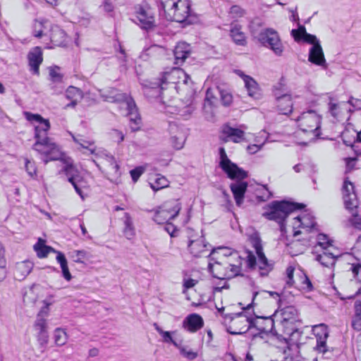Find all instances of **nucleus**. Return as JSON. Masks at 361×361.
I'll use <instances>...</instances> for the list:
<instances>
[{
  "instance_id": "6ab92c4d",
  "label": "nucleus",
  "mask_w": 361,
  "mask_h": 361,
  "mask_svg": "<svg viewBox=\"0 0 361 361\" xmlns=\"http://www.w3.org/2000/svg\"><path fill=\"white\" fill-rule=\"evenodd\" d=\"M342 198L346 209H355L359 207V200L355 190L354 184L346 178L341 188Z\"/></svg>"
},
{
  "instance_id": "774afa93",
  "label": "nucleus",
  "mask_w": 361,
  "mask_h": 361,
  "mask_svg": "<svg viewBox=\"0 0 361 361\" xmlns=\"http://www.w3.org/2000/svg\"><path fill=\"white\" fill-rule=\"evenodd\" d=\"M351 271L353 277L359 282L361 283V264H353L351 267Z\"/></svg>"
},
{
  "instance_id": "7c9ffc66",
  "label": "nucleus",
  "mask_w": 361,
  "mask_h": 361,
  "mask_svg": "<svg viewBox=\"0 0 361 361\" xmlns=\"http://www.w3.org/2000/svg\"><path fill=\"white\" fill-rule=\"evenodd\" d=\"M276 107L278 112L283 115H289L293 111V102L290 94H285L277 97Z\"/></svg>"
},
{
  "instance_id": "0eeeda50",
  "label": "nucleus",
  "mask_w": 361,
  "mask_h": 361,
  "mask_svg": "<svg viewBox=\"0 0 361 361\" xmlns=\"http://www.w3.org/2000/svg\"><path fill=\"white\" fill-rule=\"evenodd\" d=\"M302 203L290 202L288 201H274L264 207L262 216L267 220L277 222L281 228L285 227L287 217L295 211L305 208Z\"/></svg>"
},
{
  "instance_id": "a878e982",
  "label": "nucleus",
  "mask_w": 361,
  "mask_h": 361,
  "mask_svg": "<svg viewBox=\"0 0 361 361\" xmlns=\"http://www.w3.org/2000/svg\"><path fill=\"white\" fill-rule=\"evenodd\" d=\"M203 318L197 313L188 314L183 322V328L189 333H195L204 326Z\"/></svg>"
},
{
  "instance_id": "8fccbe9b",
  "label": "nucleus",
  "mask_w": 361,
  "mask_h": 361,
  "mask_svg": "<svg viewBox=\"0 0 361 361\" xmlns=\"http://www.w3.org/2000/svg\"><path fill=\"white\" fill-rule=\"evenodd\" d=\"M49 75L53 82H62L63 74L61 73V68L58 66H52L49 68Z\"/></svg>"
},
{
  "instance_id": "473e14b6",
  "label": "nucleus",
  "mask_w": 361,
  "mask_h": 361,
  "mask_svg": "<svg viewBox=\"0 0 361 361\" xmlns=\"http://www.w3.org/2000/svg\"><path fill=\"white\" fill-rule=\"evenodd\" d=\"M308 60L317 66H323L326 63L324 51L320 44H316L310 48Z\"/></svg>"
},
{
  "instance_id": "72a5a7b5",
  "label": "nucleus",
  "mask_w": 361,
  "mask_h": 361,
  "mask_svg": "<svg viewBox=\"0 0 361 361\" xmlns=\"http://www.w3.org/2000/svg\"><path fill=\"white\" fill-rule=\"evenodd\" d=\"M222 133L229 138L230 140L235 143H239L245 139V133L243 130L232 128L228 125L224 126L222 128Z\"/></svg>"
},
{
  "instance_id": "20e7f679",
  "label": "nucleus",
  "mask_w": 361,
  "mask_h": 361,
  "mask_svg": "<svg viewBox=\"0 0 361 361\" xmlns=\"http://www.w3.org/2000/svg\"><path fill=\"white\" fill-rule=\"evenodd\" d=\"M161 8L168 20L190 25L196 20L190 0H160Z\"/></svg>"
},
{
  "instance_id": "e2e57ef3",
  "label": "nucleus",
  "mask_w": 361,
  "mask_h": 361,
  "mask_svg": "<svg viewBox=\"0 0 361 361\" xmlns=\"http://www.w3.org/2000/svg\"><path fill=\"white\" fill-rule=\"evenodd\" d=\"M262 23L259 18L252 20L249 25V30L252 35L255 36L258 27L262 26Z\"/></svg>"
},
{
  "instance_id": "69168bd1",
  "label": "nucleus",
  "mask_w": 361,
  "mask_h": 361,
  "mask_svg": "<svg viewBox=\"0 0 361 361\" xmlns=\"http://www.w3.org/2000/svg\"><path fill=\"white\" fill-rule=\"evenodd\" d=\"M345 166H346V172H350L355 167V164L357 161V157H345L343 159Z\"/></svg>"
},
{
  "instance_id": "c756f323",
  "label": "nucleus",
  "mask_w": 361,
  "mask_h": 361,
  "mask_svg": "<svg viewBox=\"0 0 361 361\" xmlns=\"http://www.w3.org/2000/svg\"><path fill=\"white\" fill-rule=\"evenodd\" d=\"M229 35L233 42L236 45L243 47L247 45V37L245 33L243 31V26L236 21H233L231 23Z\"/></svg>"
},
{
  "instance_id": "1a4fd4ad",
  "label": "nucleus",
  "mask_w": 361,
  "mask_h": 361,
  "mask_svg": "<svg viewBox=\"0 0 361 361\" xmlns=\"http://www.w3.org/2000/svg\"><path fill=\"white\" fill-rule=\"evenodd\" d=\"M182 206L179 199H171L164 202L156 209L147 210L152 214V220L157 224H164L176 218Z\"/></svg>"
},
{
  "instance_id": "37998d69",
  "label": "nucleus",
  "mask_w": 361,
  "mask_h": 361,
  "mask_svg": "<svg viewBox=\"0 0 361 361\" xmlns=\"http://www.w3.org/2000/svg\"><path fill=\"white\" fill-rule=\"evenodd\" d=\"M56 261L59 263L62 271L63 277L67 281H70L72 279V275L69 271L68 262L63 253L61 252H56Z\"/></svg>"
},
{
  "instance_id": "a211bd4d",
  "label": "nucleus",
  "mask_w": 361,
  "mask_h": 361,
  "mask_svg": "<svg viewBox=\"0 0 361 361\" xmlns=\"http://www.w3.org/2000/svg\"><path fill=\"white\" fill-rule=\"evenodd\" d=\"M99 167L111 182L118 183L120 181V166L114 157L106 155L102 159Z\"/></svg>"
},
{
  "instance_id": "4c0bfd02",
  "label": "nucleus",
  "mask_w": 361,
  "mask_h": 361,
  "mask_svg": "<svg viewBox=\"0 0 361 361\" xmlns=\"http://www.w3.org/2000/svg\"><path fill=\"white\" fill-rule=\"evenodd\" d=\"M280 314L281 322H300L298 311L293 305H289L281 308Z\"/></svg>"
},
{
  "instance_id": "0e129e2a",
  "label": "nucleus",
  "mask_w": 361,
  "mask_h": 361,
  "mask_svg": "<svg viewBox=\"0 0 361 361\" xmlns=\"http://www.w3.org/2000/svg\"><path fill=\"white\" fill-rule=\"evenodd\" d=\"M144 171L145 168L142 166H137L132 169L130 171V174L133 182H137L140 177L142 176V174L144 173Z\"/></svg>"
},
{
  "instance_id": "4468645a",
  "label": "nucleus",
  "mask_w": 361,
  "mask_h": 361,
  "mask_svg": "<svg viewBox=\"0 0 361 361\" xmlns=\"http://www.w3.org/2000/svg\"><path fill=\"white\" fill-rule=\"evenodd\" d=\"M115 101L126 102L128 108V116L129 117V126L132 132H136L141 129L142 118L134 99L126 93L119 92L115 96Z\"/></svg>"
},
{
  "instance_id": "423d86ee",
  "label": "nucleus",
  "mask_w": 361,
  "mask_h": 361,
  "mask_svg": "<svg viewBox=\"0 0 361 361\" xmlns=\"http://www.w3.org/2000/svg\"><path fill=\"white\" fill-rule=\"evenodd\" d=\"M190 77L188 75L183 69L179 67H173L167 71L160 73L157 78H152L147 83L144 84L146 87L157 90L159 96L165 103V96L164 90L165 87L164 85L169 84H188Z\"/></svg>"
},
{
  "instance_id": "7ed1b4c3",
  "label": "nucleus",
  "mask_w": 361,
  "mask_h": 361,
  "mask_svg": "<svg viewBox=\"0 0 361 361\" xmlns=\"http://www.w3.org/2000/svg\"><path fill=\"white\" fill-rule=\"evenodd\" d=\"M267 295L280 297L279 294L276 292H255L252 302L244 307L242 312L226 317L224 323L228 332L233 335L242 334L252 328L251 307L257 305L262 299L267 298Z\"/></svg>"
},
{
  "instance_id": "bb28decb",
  "label": "nucleus",
  "mask_w": 361,
  "mask_h": 361,
  "mask_svg": "<svg viewBox=\"0 0 361 361\" xmlns=\"http://www.w3.org/2000/svg\"><path fill=\"white\" fill-rule=\"evenodd\" d=\"M191 54L190 44L185 42H178L173 49L174 64L182 66Z\"/></svg>"
},
{
  "instance_id": "c9c22d12",
  "label": "nucleus",
  "mask_w": 361,
  "mask_h": 361,
  "mask_svg": "<svg viewBox=\"0 0 361 361\" xmlns=\"http://www.w3.org/2000/svg\"><path fill=\"white\" fill-rule=\"evenodd\" d=\"M242 78L249 96L255 99L259 98L261 96V90L257 82L252 77L245 74L242 75Z\"/></svg>"
},
{
  "instance_id": "412c9836",
  "label": "nucleus",
  "mask_w": 361,
  "mask_h": 361,
  "mask_svg": "<svg viewBox=\"0 0 361 361\" xmlns=\"http://www.w3.org/2000/svg\"><path fill=\"white\" fill-rule=\"evenodd\" d=\"M24 115L28 121H36L39 123L35 127V138L48 137V132L51 127L48 119L44 118L40 114L28 111L25 112Z\"/></svg>"
},
{
  "instance_id": "f257e3e1",
  "label": "nucleus",
  "mask_w": 361,
  "mask_h": 361,
  "mask_svg": "<svg viewBox=\"0 0 361 361\" xmlns=\"http://www.w3.org/2000/svg\"><path fill=\"white\" fill-rule=\"evenodd\" d=\"M209 264L213 276L220 280H229L241 276L243 258L238 252L229 248H219Z\"/></svg>"
},
{
  "instance_id": "ddd939ff",
  "label": "nucleus",
  "mask_w": 361,
  "mask_h": 361,
  "mask_svg": "<svg viewBox=\"0 0 361 361\" xmlns=\"http://www.w3.org/2000/svg\"><path fill=\"white\" fill-rule=\"evenodd\" d=\"M257 41L264 47L270 49L276 55L281 56L284 47L279 32L274 28L263 29L257 36Z\"/></svg>"
},
{
  "instance_id": "f3484780",
  "label": "nucleus",
  "mask_w": 361,
  "mask_h": 361,
  "mask_svg": "<svg viewBox=\"0 0 361 361\" xmlns=\"http://www.w3.org/2000/svg\"><path fill=\"white\" fill-rule=\"evenodd\" d=\"M276 311L273 314L270 315H257L255 313L252 314V328H255L259 331L265 334H271L274 336H278L279 333L274 327V319Z\"/></svg>"
},
{
  "instance_id": "393cba45",
  "label": "nucleus",
  "mask_w": 361,
  "mask_h": 361,
  "mask_svg": "<svg viewBox=\"0 0 361 361\" xmlns=\"http://www.w3.org/2000/svg\"><path fill=\"white\" fill-rule=\"evenodd\" d=\"M341 137L345 145L350 146L357 154H361V149H355L356 145L361 144V130L357 132L353 128H346L342 132Z\"/></svg>"
},
{
  "instance_id": "f704fd0d",
  "label": "nucleus",
  "mask_w": 361,
  "mask_h": 361,
  "mask_svg": "<svg viewBox=\"0 0 361 361\" xmlns=\"http://www.w3.org/2000/svg\"><path fill=\"white\" fill-rule=\"evenodd\" d=\"M33 263L30 260L17 262L15 266V275L19 279H24L32 270Z\"/></svg>"
},
{
  "instance_id": "3c124183",
  "label": "nucleus",
  "mask_w": 361,
  "mask_h": 361,
  "mask_svg": "<svg viewBox=\"0 0 361 361\" xmlns=\"http://www.w3.org/2000/svg\"><path fill=\"white\" fill-rule=\"evenodd\" d=\"M5 248L1 246L0 247V282L3 281L6 277V259L5 257Z\"/></svg>"
},
{
  "instance_id": "79ce46f5",
  "label": "nucleus",
  "mask_w": 361,
  "mask_h": 361,
  "mask_svg": "<svg viewBox=\"0 0 361 361\" xmlns=\"http://www.w3.org/2000/svg\"><path fill=\"white\" fill-rule=\"evenodd\" d=\"M56 261L59 263L62 271L63 277L67 281H70L72 279V275L69 271L68 262L63 253L61 252H56Z\"/></svg>"
},
{
  "instance_id": "864d4df0",
  "label": "nucleus",
  "mask_w": 361,
  "mask_h": 361,
  "mask_svg": "<svg viewBox=\"0 0 361 361\" xmlns=\"http://www.w3.org/2000/svg\"><path fill=\"white\" fill-rule=\"evenodd\" d=\"M68 336L65 330L58 328L54 331V341L57 345L61 346L66 344Z\"/></svg>"
},
{
  "instance_id": "ea45409f",
  "label": "nucleus",
  "mask_w": 361,
  "mask_h": 361,
  "mask_svg": "<svg viewBox=\"0 0 361 361\" xmlns=\"http://www.w3.org/2000/svg\"><path fill=\"white\" fill-rule=\"evenodd\" d=\"M123 233L126 238L131 240L135 235V228L133 221L129 213H125L123 220Z\"/></svg>"
},
{
  "instance_id": "bf43d9fd",
  "label": "nucleus",
  "mask_w": 361,
  "mask_h": 361,
  "mask_svg": "<svg viewBox=\"0 0 361 361\" xmlns=\"http://www.w3.org/2000/svg\"><path fill=\"white\" fill-rule=\"evenodd\" d=\"M245 13V10L238 5L232 6L229 11V14L234 18H242Z\"/></svg>"
},
{
  "instance_id": "9b49d317",
  "label": "nucleus",
  "mask_w": 361,
  "mask_h": 361,
  "mask_svg": "<svg viewBox=\"0 0 361 361\" xmlns=\"http://www.w3.org/2000/svg\"><path fill=\"white\" fill-rule=\"evenodd\" d=\"M32 149L44 157L45 164L51 161H58L64 153L49 137L35 138Z\"/></svg>"
},
{
  "instance_id": "e433bc0d",
  "label": "nucleus",
  "mask_w": 361,
  "mask_h": 361,
  "mask_svg": "<svg viewBox=\"0 0 361 361\" xmlns=\"http://www.w3.org/2000/svg\"><path fill=\"white\" fill-rule=\"evenodd\" d=\"M337 258L338 257L333 253L324 250L317 255L316 260L324 267L331 269L334 267Z\"/></svg>"
},
{
  "instance_id": "338daca9",
  "label": "nucleus",
  "mask_w": 361,
  "mask_h": 361,
  "mask_svg": "<svg viewBox=\"0 0 361 361\" xmlns=\"http://www.w3.org/2000/svg\"><path fill=\"white\" fill-rule=\"evenodd\" d=\"M205 100L210 104L214 105L217 101L214 90L212 88H208L206 92Z\"/></svg>"
},
{
  "instance_id": "5fc2aeb1",
  "label": "nucleus",
  "mask_w": 361,
  "mask_h": 361,
  "mask_svg": "<svg viewBox=\"0 0 361 361\" xmlns=\"http://www.w3.org/2000/svg\"><path fill=\"white\" fill-rule=\"evenodd\" d=\"M217 88L221 96V102L222 104L225 106H230L233 102L232 94L227 90L220 89L219 87Z\"/></svg>"
},
{
  "instance_id": "49530a36",
  "label": "nucleus",
  "mask_w": 361,
  "mask_h": 361,
  "mask_svg": "<svg viewBox=\"0 0 361 361\" xmlns=\"http://www.w3.org/2000/svg\"><path fill=\"white\" fill-rule=\"evenodd\" d=\"M355 314L352 321V326L355 330L361 331V300H357L354 305Z\"/></svg>"
},
{
  "instance_id": "09e8293b",
  "label": "nucleus",
  "mask_w": 361,
  "mask_h": 361,
  "mask_svg": "<svg viewBox=\"0 0 361 361\" xmlns=\"http://www.w3.org/2000/svg\"><path fill=\"white\" fill-rule=\"evenodd\" d=\"M316 245L321 247L324 251L327 250L333 245V240L324 233H319L317 235Z\"/></svg>"
},
{
  "instance_id": "de8ad7c7",
  "label": "nucleus",
  "mask_w": 361,
  "mask_h": 361,
  "mask_svg": "<svg viewBox=\"0 0 361 361\" xmlns=\"http://www.w3.org/2000/svg\"><path fill=\"white\" fill-rule=\"evenodd\" d=\"M169 185V181L168 179L161 174H157L154 181L150 183V187L154 191H158L161 189L167 188Z\"/></svg>"
},
{
  "instance_id": "58836bf2",
  "label": "nucleus",
  "mask_w": 361,
  "mask_h": 361,
  "mask_svg": "<svg viewBox=\"0 0 361 361\" xmlns=\"http://www.w3.org/2000/svg\"><path fill=\"white\" fill-rule=\"evenodd\" d=\"M34 250L37 253V256L40 259L47 257L51 252L56 253L58 252L51 246L47 245L45 240L42 238L38 239L37 243L34 245Z\"/></svg>"
},
{
  "instance_id": "39448f33",
  "label": "nucleus",
  "mask_w": 361,
  "mask_h": 361,
  "mask_svg": "<svg viewBox=\"0 0 361 361\" xmlns=\"http://www.w3.org/2000/svg\"><path fill=\"white\" fill-rule=\"evenodd\" d=\"M294 121L298 128L306 135L307 139V142H301L300 144L306 145L308 142L321 138L322 116L315 110L303 111Z\"/></svg>"
},
{
  "instance_id": "f03ea898",
  "label": "nucleus",
  "mask_w": 361,
  "mask_h": 361,
  "mask_svg": "<svg viewBox=\"0 0 361 361\" xmlns=\"http://www.w3.org/2000/svg\"><path fill=\"white\" fill-rule=\"evenodd\" d=\"M219 166L231 180L236 182L230 184V190L233 194L237 206L240 207L245 200L248 183L244 180L248 177V173L232 162L228 157L224 147L219 148Z\"/></svg>"
},
{
  "instance_id": "13d9d810",
  "label": "nucleus",
  "mask_w": 361,
  "mask_h": 361,
  "mask_svg": "<svg viewBox=\"0 0 361 361\" xmlns=\"http://www.w3.org/2000/svg\"><path fill=\"white\" fill-rule=\"evenodd\" d=\"M307 34L306 29L304 26H300L298 29L292 30L291 35L294 38L295 41L300 42L303 40Z\"/></svg>"
},
{
  "instance_id": "680f3d73",
  "label": "nucleus",
  "mask_w": 361,
  "mask_h": 361,
  "mask_svg": "<svg viewBox=\"0 0 361 361\" xmlns=\"http://www.w3.org/2000/svg\"><path fill=\"white\" fill-rule=\"evenodd\" d=\"M111 138L117 143H121L124 140L125 135L124 134L119 130L113 129L110 132Z\"/></svg>"
},
{
  "instance_id": "4be33fe9",
  "label": "nucleus",
  "mask_w": 361,
  "mask_h": 361,
  "mask_svg": "<svg viewBox=\"0 0 361 361\" xmlns=\"http://www.w3.org/2000/svg\"><path fill=\"white\" fill-rule=\"evenodd\" d=\"M30 71L35 75H39V67L43 63V50L41 47L36 46L32 48L27 55Z\"/></svg>"
},
{
  "instance_id": "f8f14e48",
  "label": "nucleus",
  "mask_w": 361,
  "mask_h": 361,
  "mask_svg": "<svg viewBox=\"0 0 361 361\" xmlns=\"http://www.w3.org/2000/svg\"><path fill=\"white\" fill-rule=\"evenodd\" d=\"M286 285L288 288L294 287L300 290L310 292L313 290L312 283L302 269L295 270L293 266H288L286 270Z\"/></svg>"
},
{
  "instance_id": "aec40b11",
  "label": "nucleus",
  "mask_w": 361,
  "mask_h": 361,
  "mask_svg": "<svg viewBox=\"0 0 361 361\" xmlns=\"http://www.w3.org/2000/svg\"><path fill=\"white\" fill-rule=\"evenodd\" d=\"M188 250L195 258L205 257L210 254L209 245L203 236L190 240L188 243Z\"/></svg>"
},
{
  "instance_id": "a18cd8bd",
  "label": "nucleus",
  "mask_w": 361,
  "mask_h": 361,
  "mask_svg": "<svg viewBox=\"0 0 361 361\" xmlns=\"http://www.w3.org/2000/svg\"><path fill=\"white\" fill-rule=\"evenodd\" d=\"M298 322L294 321L280 322L281 334L285 336H291L295 332L298 331Z\"/></svg>"
},
{
  "instance_id": "2eb2a0df",
  "label": "nucleus",
  "mask_w": 361,
  "mask_h": 361,
  "mask_svg": "<svg viewBox=\"0 0 361 361\" xmlns=\"http://www.w3.org/2000/svg\"><path fill=\"white\" fill-rule=\"evenodd\" d=\"M135 16L137 20V25L142 30L149 32L157 27L154 12L147 4L135 6Z\"/></svg>"
},
{
  "instance_id": "603ef678",
  "label": "nucleus",
  "mask_w": 361,
  "mask_h": 361,
  "mask_svg": "<svg viewBox=\"0 0 361 361\" xmlns=\"http://www.w3.org/2000/svg\"><path fill=\"white\" fill-rule=\"evenodd\" d=\"M199 282V279L189 277L187 273H185L183 279V293H185L189 289L194 288Z\"/></svg>"
},
{
  "instance_id": "6e6d98bb",
  "label": "nucleus",
  "mask_w": 361,
  "mask_h": 361,
  "mask_svg": "<svg viewBox=\"0 0 361 361\" xmlns=\"http://www.w3.org/2000/svg\"><path fill=\"white\" fill-rule=\"evenodd\" d=\"M25 168L28 175L32 178H35L37 175V169L34 161H30L27 158H25Z\"/></svg>"
},
{
  "instance_id": "9d476101",
  "label": "nucleus",
  "mask_w": 361,
  "mask_h": 361,
  "mask_svg": "<svg viewBox=\"0 0 361 361\" xmlns=\"http://www.w3.org/2000/svg\"><path fill=\"white\" fill-rule=\"evenodd\" d=\"M58 161L63 164L61 172L67 176L68 181L73 186L75 192L83 198L82 188H86L87 184L84 177L80 175L73 159L64 152Z\"/></svg>"
},
{
  "instance_id": "052dcab7",
  "label": "nucleus",
  "mask_w": 361,
  "mask_h": 361,
  "mask_svg": "<svg viewBox=\"0 0 361 361\" xmlns=\"http://www.w3.org/2000/svg\"><path fill=\"white\" fill-rule=\"evenodd\" d=\"M329 109L332 116L336 118H339L341 115L342 105L331 102L329 104Z\"/></svg>"
},
{
  "instance_id": "c03bdc74",
  "label": "nucleus",
  "mask_w": 361,
  "mask_h": 361,
  "mask_svg": "<svg viewBox=\"0 0 361 361\" xmlns=\"http://www.w3.org/2000/svg\"><path fill=\"white\" fill-rule=\"evenodd\" d=\"M35 330L37 332L39 336H40L44 341L47 340V320L40 317V314L37 315V319L34 325Z\"/></svg>"
},
{
  "instance_id": "4d7b16f0",
  "label": "nucleus",
  "mask_w": 361,
  "mask_h": 361,
  "mask_svg": "<svg viewBox=\"0 0 361 361\" xmlns=\"http://www.w3.org/2000/svg\"><path fill=\"white\" fill-rule=\"evenodd\" d=\"M154 326L157 331L162 336L164 342L171 343L174 345H176V343L174 341L171 336V332L163 331L157 323L154 324Z\"/></svg>"
},
{
  "instance_id": "dca6fc26",
  "label": "nucleus",
  "mask_w": 361,
  "mask_h": 361,
  "mask_svg": "<svg viewBox=\"0 0 361 361\" xmlns=\"http://www.w3.org/2000/svg\"><path fill=\"white\" fill-rule=\"evenodd\" d=\"M292 226L293 236L304 232L308 233L317 230V224L314 217L310 213H302L293 219Z\"/></svg>"
},
{
  "instance_id": "6e6552de",
  "label": "nucleus",
  "mask_w": 361,
  "mask_h": 361,
  "mask_svg": "<svg viewBox=\"0 0 361 361\" xmlns=\"http://www.w3.org/2000/svg\"><path fill=\"white\" fill-rule=\"evenodd\" d=\"M249 242L255 249L258 260L254 253L250 250H246V263L249 268L255 269L257 267L262 271V274H267L273 269V264L267 259L264 251L261 238L257 235H251Z\"/></svg>"
},
{
  "instance_id": "cd10ccee",
  "label": "nucleus",
  "mask_w": 361,
  "mask_h": 361,
  "mask_svg": "<svg viewBox=\"0 0 361 361\" xmlns=\"http://www.w3.org/2000/svg\"><path fill=\"white\" fill-rule=\"evenodd\" d=\"M358 207H355V209H347L351 213V216L348 219V223L353 228L361 231V216L358 214ZM355 248L357 249V254L359 257V260L361 261V235L358 237L355 244Z\"/></svg>"
},
{
  "instance_id": "5701e85b",
  "label": "nucleus",
  "mask_w": 361,
  "mask_h": 361,
  "mask_svg": "<svg viewBox=\"0 0 361 361\" xmlns=\"http://www.w3.org/2000/svg\"><path fill=\"white\" fill-rule=\"evenodd\" d=\"M312 332L317 339L315 348L320 353L326 352V340L329 337L328 326L324 324L314 325L312 328Z\"/></svg>"
},
{
  "instance_id": "2f4dec72",
  "label": "nucleus",
  "mask_w": 361,
  "mask_h": 361,
  "mask_svg": "<svg viewBox=\"0 0 361 361\" xmlns=\"http://www.w3.org/2000/svg\"><path fill=\"white\" fill-rule=\"evenodd\" d=\"M48 20L40 18L33 20L30 25V32L32 37L41 39L46 35Z\"/></svg>"
},
{
  "instance_id": "c85d7f7f",
  "label": "nucleus",
  "mask_w": 361,
  "mask_h": 361,
  "mask_svg": "<svg viewBox=\"0 0 361 361\" xmlns=\"http://www.w3.org/2000/svg\"><path fill=\"white\" fill-rule=\"evenodd\" d=\"M65 96L66 98L70 101V102L67 104L64 108L74 109L82 99L84 94L83 92L80 88L70 85L66 90Z\"/></svg>"
},
{
  "instance_id": "b1692460",
  "label": "nucleus",
  "mask_w": 361,
  "mask_h": 361,
  "mask_svg": "<svg viewBox=\"0 0 361 361\" xmlns=\"http://www.w3.org/2000/svg\"><path fill=\"white\" fill-rule=\"evenodd\" d=\"M50 44L45 47L46 49H52L55 47L65 46L67 43V35L61 27L53 25L49 32Z\"/></svg>"
},
{
  "instance_id": "a19ab883",
  "label": "nucleus",
  "mask_w": 361,
  "mask_h": 361,
  "mask_svg": "<svg viewBox=\"0 0 361 361\" xmlns=\"http://www.w3.org/2000/svg\"><path fill=\"white\" fill-rule=\"evenodd\" d=\"M73 141L81 147L88 149L91 154H94L97 151L94 141L92 139L87 138L83 135H78L73 137Z\"/></svg>"
}]
</instances>
